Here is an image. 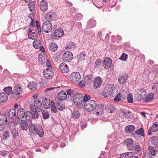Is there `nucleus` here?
Instances as JSON below:
<instances>
[{
    "instance_id": "58",
    "label": "nucleus",
    "mask_w": 158,
    "mask_h": 158,
    "mask_svg": "<svg viewBox=\"0 0 158 158\" xmlns=\"http://www.w3.org/2000/svg\"><path fill=\"white\" fill-rule=\"evenodd\" d=\"M121 93H118L114 98V101L116 102H118L120 101L121 99Z\"/></svg>"
},
{
    "instance_id": "43",
    "label": "nucleus",
    "mask_w": 158,
    "mask_h": 158,
    "mask_svg": "<svg viewBox=\"0 0 158 158\" xmlns=\"http://www.w3.org/2000/svg\"><path fill=\"white\" fill-rule=\"evenodd\" d=\"M132 148L131 150L134 151L137 153H139V152L140 151L141 148L139 145H133L132 146Z\"/></svg>"
},
{
    "instance_id": "40",
    "label": "nucleus",
    "mask_w": 158,
    "mask_h": 158,
    "mask_svg": "<svg viewBox=\"0 0 158 158\" xmlns=\"http://www.w3.org/2000/svg\"><path fill=\"white\" fill-rule=\"evenodd\" d=\"M12 87L10 86L7 87L5 88L3 90L6 93L7 95H10L12 92Z\"/></svg>"
},
{
    "instance_id": "27",
    "label": "nucleus",
    "mask_w": 158,
    "mask_h": 158,
    "mask_svg": "<svg viewBox=\"0 0 158 158\" xmlns=\"http://www.w3.org/2000/svg\"><path fill=\"white\" fill-rule=\"evenodd\" d=\"M106 111L109 113H112L115 110L114 106L111 104H108L105 106Z\"/></svg>"
},
{
    "instance_id": "52",
    "label": "nucleus",
    "mask_w": 158,
    "mask_h": 158,
    "mask_svg": "<svg viewBox=\"0 0 158 158\" xmlns=\"http://www.w3.org/2000/svg\"><path fill=\"white\" fill-rule=\"evenodd\" d=\"M29 9L31 11H32L34 10L35 9V4L34 2H31L30 3L29 2L28 4Z\"/></svg>"
},
{
    "instance_id": "39",
    "label": "nucleus",
    "mask_w": 158,
    "mask_h": 158,
    "mask_svg": "<svg viewBox=\"0 0 158 158\" xmlns=\"http://www.w3.org/2000/svg\"><path fill=\"white\" fill-rule=\"evenodd\" d=\"M154 97L153 94H149L145 98L144 101L146 102H149L154 98Z\"/></svg>"
},
{
    "instance_id": "55",
    "label": "nucleus",
    "mask_w": 158,
    "mask_h": 158,
    "mask_svg": "<svg viewBox=\"0 0 158 158\" xmlns=\"http://www.w3.org/2000/svg\"><path fill=\"white\" fill-rule=\"evenodd\" d=\"M127 101L129 103H132L133 102V96L131 93H129L127 97Z\"/></svg>"
},
{
    "instance_id": "61",
    "label": "nucleus",
    "mask_w": 158,
    "mask_h": 158,
    "mask_svg": "<svg viewBox=\"0 0 158 158\" xmlns=\"http://www.w3.org/2000/svg\"><path fill=\"white\" fill-rule=\"evenodd\" d=\"M11 132L14 138H15L18 135V132L16 130L13 129Z\"/></svg>"
},
{
    "instance_id": "38",
    "label": "nucleus",
    "mask_w": 158,
    "mask_h": 158,
    "mask_svg": "<svg viewBox=\"0 0 158 158\" xmlns=\"http://www.w3.org/2000/svg\"><path fill=\"white\" fill-rule=\"evenodd\" d=\"M96 22L93 19H90L87 22L88 26L89 27H94L96 25Z\"/></svg>"
},
{
    "instance_id": "50",
    "label": "nucleus",
    "mask_w": 158,
    "mask_h": 158,
    "mask_svg": "<svg viewBox=\"0 0 158 158\" xmlns=\"http://www.w3.org/2000/svg\"><path fill=\"white\" fill-rule=\"evenodd\" d=\"M22 55L21 56V60L24 61H27L30 58V56L25 53H22Z\"/></svg>"
},
{
    "instance_id": "26",
    "label": "nucleus",
    "mask_w": 158,
    "mask_h": 158,
    "mask_svg": "<svg viewBox=\"0 0 158 158\" xmlns=\"http://www.w3.org/2000/svg\"><path fill=\"white\" fill-rule=\"evenodd\" d=\"M27 87L31 90L34 91L37 89V84L34 82H30L29 83Z\"/></svg>"
},
{
    "instance_id": "60",
    "label": "nucleus",
    "mask_w": 158,
    "mask_h": 158,
    "mask_svg": "<svg viewBox=\"0 0 158 158\" xmlns=\"http://www.w3.org/2000/svg\"><path fill=\"white\" fill-rule=\"evenodd\" d=\"M98 110L100 111L101 113H103L104 109V107L103 105L101 104L99 105L98 106Z\"/></svg>"
},
{
    "instance_id": "62",
    "label": "nucleus",
    "mask_w": 158,
    "mask_h": 158,
    "mask_svg": "<svg viewBox=\"0 0 158 158\" xmlns=\"http://www.w3.org/2000/svg\"><path fill=\"white\" fill-rule=\"evenodd\" d=\"M123 116L127 118H128L130 116V112L129 111H123L122 112Z\"/></svg>"
},
{
    "instance_id": "25",
    "label": "nucleus",
    "mask_w": 158,
    "mask_h": 158,
    "mask_svg": "<svg viewBox=\"0 0 158 158\" xmlns=\"http://www.w3.org/2000/svg\"><path fill=\"white\" fill-rule=\"evenodd\" d=\"M21 129L23 130H26L27 129L28 126L27 122L24 120H23L20 122Z\"/></svg>"
},
{
    "instance_id": "2",
    "label": "nucleus",
    "mask_w": 158,
    "mask_h": 158,
    "mask_svg": "<svg viewBox=\"0 0 158 158\" xmlns=\"http://www.w3.org/2000/svg\"><path fill=\"white\" fill-rule=\"evenodd\" d=\"M85 110L88 111H93L96 107L97 104L95 101L94 100L88 101L86 103H83Z\"/></svg>"
},
{
    "instance_id": "19",
    "label": "nucleus",
    "mask_w": 158,
    "mask_h": 158,
    "mask_svg": "<svg viewBox=\"0 0 158 158\" xmlns=\"http://www.w3.org/2000/svg\"><path fill=\"white\" fill-rule=\"evenodd\" d=\"M7 123L6 116L4 114H0V125L4 126Z\"/></svg>"
},
{
    "instance_id": "41",
    "label": "nucleus",
    "mask_w": 158,
    "mask_h": 158,
    "mask_svg": "<svg viewBox=\"0 0 158 158\" xmlns=\"http://www.w3.org/2000/svg\"><path fill=\"white\" fill-rule=\"evenodd\" d=\"M151 128L152 131L153 132H156L158 131V123L157 122L154 123Z\"/></svg>"
},
{
    "instance_id": "46",
    "label": "nucleus",
    "mask_w": 158,
    "mask_h": 158,
    "mask_svg": "<svg viewBox=\"0 0 158 158\" xmlns=\"http://www.w3.org/2000/svg\"><path fill=\"white\" fill-rule=\"evenodd\" d=\"M43 75L46 78L48 79L49 77V71L48 69L44 70L43 72Z\"/></svg>"
},
{
    "instance_id": "30",
    "label": "nucleus",
    "mask_w": 158,
    "mask_h": 158,
    "mask_svg": "<svg viewBox=\"0 0 158 158\" xmlns=\"http://www.w3.org/2000/svg\"><path fill=\"white\" fill-rule=\"evenodd\" d=\"M8 99L7 94L4 93H0V102L3 103L6 102Z\"/></svg>"
},
{
    "instance_id": "7",
    "label": "nucleus",
    "mask_w": 158,
    "mask_h": 158,
    "mask_svg": "<svg viewBox=\"0 0 158 158\" xmlns=\"http://www.w3.org/2000/svg\"><path fill=\"white\" fill-rule=\"evenodd\" d=\"M70 78L72 81L75 83H77L80 81L81 76L79 73L74 72L71 74Z\"/></svg>"
},
{
    "instance_id": "10",
    "label": "nucleus",
    "mask_w": 158,
    "mask_h": 158,
    "mask_svg": "<svg viewBox=\"0 0 158 158\" xmlns=\"http://www.w3.org/2000/svg\"><path fill=\"white\" fill-rule=\"evenodd\" d=\"M73 58V55L72 53L69 51L65 52L62 56L63 60L65 62H69Z\"/></svg>"
},
{
    "instance_id": "11",
    "label": "nucleus",
    "mask_w": 158,
    "mask_h": 158,
    "mask_svg": "<svg viewBox=\"0 0 158 158\" xmlns=\"http://www.w3.org/2000/svg\"><path fill=\"white\" fill-rule=\"evenodd\" d=\"M33 45L35 49L40 48V50L43 52H45V49L43 46L41 45L40 41L38 40H35L33 42Z\"/></svg>"
},
{
    "instance_id": "23",
    "label": "nucleus",
    "mask_w": 158,
    "mask_h": 158,
    "mask_svg": "<svg viewBox=\"0 0 158 158\" xmlns=\"http://www.w3.org/2000/svg\"><path fill=\"white\" fill-rule=\"evenodd\" d=\"M40 7L41 10L43 11L47 10L48 9L47 2L44 0L42 1L40 3Z\"/></svg>"
},
{
    "instance_id": "45",
    "label": "nucleus",
    "mask_w": 158,
    "mask_h": 158,
    "mask_svg": "<svg viewBox=\"0 0 158 158\" xmlns=\"http://www.w3.org/2000/svg\"><path fill=\"white\" fill-rule=\"evenodd\" d=\"M50 14V20L55 21L57 18V15L55 12H52Z\"/></svg>"
},
{
    "instance_id": "57",
    "label": "nucleus",
    "mask_w": 158,
    "mask_h": 158,
    "mask_svg": "<svg viewBox=\"0 0 158 158\" xmlns=\"http://www.w3.org/2000/svg\"><path fill=\"white\" fill-rule=\"evenodd\" d=\"M10 136V135L9 132L6 131L3 133V139H8Z\"/></svg>"
},
{
    "instance_id": "63",
    "label": "nucleus",
    "mask_w": 158,
    "mask_h": 158,
    "mask_svg": "<svg viewBox=\"0 0 158 158\" xmlns=\"http://www.w3.org/2000/svg\"><path fill=\"white\" fill-rule=\"evenodd\" d=\"M42 115L43 118L44 119H47L49 116L48 112H47L45 111H43Z\"/></svg>"
},
{
    "instance_id": "24",
    "label": "nucleus",
    "mask_w": 158,
    "mask_h": 158,
    "mask_svg": "<svg viewBox=\"0 0 158 158\" xmlns=\"http://www.w3.org/2000/svg\"><path fill=\"white\" fill-rule=\"evenodd\" d=\"M86 56V54L85 53V52H83L80 53L77 56V59L78 62H80L85 60Z\"/></svg>"
},
{
    "instance_id": "51",
    "label": "nucleus",
    "mask_w": 158,
    "mask_h": 158,
    "mask_svg": "<svg viewBox=\"0 0 158 158\" xmlns=\"http://www.w3.org/2000/svg\"><path fill=\"white\" fill-rule=\"evenodd\" d=\"M135 132L137 135H140L142 136H144V131L142 128H141L139 129L136 131Z\"/></svg>"
},
{
    "instance_id": "54",
    "label": "nucleus",
    "mask_w": 158,
    "mask_h": 158,
    "mask_svg": "<svg viewBox=\"0 0 158 158\" xmlns=\"http://www.w3.org/2000/svg\"><path fill=\"white\" fill-rule=\"evenodd\" d=\"M56 106L59 110H62L65 108V106L60 102L57 104Z\"/></svg>"
},
{
    "instance_id": "5",
    "label": "nucleus",
    "mask_w": 158,
    "mask_h": 158,
    "mask_svg": "<svg viewBox=\"0 0 158 158\" xmlns=\"http://www.w3.org/2000/svg\"><path fill=\"white\" fill-rule=\"evenodd\" d=\"M115 87L113 85H110L108 89L106 88L103 91V94L104 96L108 97L113 95L115 91Z\"/></svg>"
},
{
    "instance_id": "15",
    "label": "nucleus",
    "mask_w": 158,
    "mask_h": 158,
    "mask_svg": "<svg viewBox=\"0 0 158 158\" xmlns=\"http://www.w3.org/2000/svg\"><path fill=\"white\" fill-rule=\"evenodd\" d=\"M112 63L111 59L107 57L103 61V66L104 68L108 69Z\"/></svg>"
},
{
    "instance_id": "36",
    "label": "nucleus",
    "mask_w": 158,
    "mask_h": 158,
    "mask_svg": "<svg viewBox=\"0 0 158 158\" xmlns=\"http://www.w3.org/2000/svg\"><path fill=\"white\" fill-rule=\"evenodd\" d=\"M93 77L91 75L85 76L84 78V82L85 84H90L92 82Z\"/></svg>"
},
{
    "instance_id": "37",
    "label": "nucleus",
    "mask_w": 158,
    "mask_h": 158,
    "mask_svg": "<svg viewBox=\"0 0 158 158\" xmlns=\"http://www.w3.org/2000/svg\"><path fill=\"white\" fill-rule=\"evenodd\" d=\"M60 70L69 71L68 65L64 63H61L59 67Z\"/></svg>"
},
{
    "instance_id": "49",
    "label": "nucleus",
    "mask_w": 158,
    "mask_h": 158,
    "mask_svg": "<svg viewBox=\"0 0 158 158\" xmlns=\"http://www.w3.org/2000/svg\"><path fill=\"white\" fill-rule=\"evenodd\" d=\"M90 97L89 95L87 94H85L84 97L83 96V103H86V102H88V101L91 100H90Z\"/></svg>"
},
{
    "instance_id": "8",
    "label": "nucleus",
    "mask_w": 158,
    "mask_h": 158,
    "mask_svg": "<svg viewBox=\"0 0 158 158\" xmlns=\"http://www.w3.org/2000/svg\"><path fill=\"white\" fill-rule=\"evenodd\" d=\"M64 35L63 30L61 28H58L51 35L52 39H56L62 37Z\"/></svg>"
},
{
    "instance_id": "17",
    "label": "nucleus",
    "mask_w": 158,
    "mask_h": 158,
    "mask_svg": "<svg viewBox=\"0 0 158 158\" xmlns=\"http://www.w3.org/2000/svg\"><path fill=\"white\" fill-rule=\"evenodd\" d=\"M6 114L9 118L13 119L16 115V110L14 109H11L8 111Z\"/></svg>"
},
{
    "instance_id": "53",
    "label": "nucleus",
    "mask_w": 158,
    "mask_h": 158,
    "mask_svg": "<svg viewBox=\"0 0 158 158\" xmlns=\"http://www.w3.org/2000/svg\"><path fill=\"white\" fill-rule=\"evenodd\" d=\"M148 148L150 152H151L150 154L151 155H152L153 156L155 155L156 152V151L155 149V148L152 146H149Z\"/></svg>"
},
{
    "instance_id": "12",
    "label": "nucleus",
    "mask_w": 158,
    "mask_h": 158,
    "mask_svg": "<svg viewBox=\"0 0 158 158\" xmlns=\"http://www.w3.org/2000/svg\"><path fill=\"white\" fill-rule=\"evenodd\" d=\"M102 82V78L99 77H95L93 83V86L96 88H99Z\"/></svg>"
},
{
    "instance_id": "4",
    "label": "nucleus",
    "mask_w": 158,
    "mask_h": 158,
    "mask_svg": "<svg viewBox=\"0 0 158 158\" xmlns=\"http://www.w3.org/2000/svg\"><path fill=\"white\" fill-rule=\"evenodd\" d=\"M45 18L47 20L45 21L43 24L42 30L44 32L48 33L49 31V14L47 13L45 15Z\"/></svg>"
},
{
    "instance_id": "48",
    "label": "nucleus",
    "mask_w": 158,
    "mask_h": 158,
    "mask_svg": "<svg viewBox=\"0 0 158 158\" xmlns=\"http://www.w3.org/2000/svg\"><path fill=\"white\" fill-rule=\"evenodd\" d=\"M51 111L54 113H56L57 111V109L55 106L54 102L53 100L51 101Z\"/></svg>"
},
{
    "instance_id": "9",
    "label": "nucleus",
    "mask_w": 158,
    "mask_h": 158,
    "mask_svg": "<svg viewBox=\"0 0 158 158\" xmlns=\"http://www.w3.org/2000/svg\"><path fill=\"white\" fill-rule=\"evenodd\" d=\"M38 59L39 63L42 64H44L47 61V67L49 68V61L48 59L47 60L46 56L44 54L41 53L38 54Z\"/></svg>"
},
{
    "instance_id": "33",
    "label": "nucleus",
    "mask_w": 158,
    "mask_h": 158,
    "mask_svg": "<svg viewBox=\"0 0 158 158\" xmlns=\"http://www.w3.org/2000/svg\"><path fill=\"white\" fill-rule=\"evenodd\" d=\"M135 127L133 125H129L127 126L125 129V132L128 133L132 132L135 130Z\"/></svg>"
},
{
    "instance_id": "22",
    "label": "nucleus",
    "mask_w": 158,
    "mask_h": 158,
    "mask_svg": "<svg viewBox=\"0 0 158 158\" xmlns=\"http://www.w3.org/2000/svg\"><path fill=\"white\" fill-rule=\"evenodd\" d=\"M57 97L59 100H64L67 98L66 94L64 91H61L58 93Z\"/></svg>"
},
{
    "instance_id": "56",
    "label": "nucleus",
    "mask_w": 158,
    "mask_h": 158,
    "mask_svg": "<svg viewBox=\"0 0 158 158\" xmlns=\"http://www.w3.org/2000/svg\"><path fill=\"white\" fill-rule=\"evenodd\" d=\"M66 92L68 95L71 96L75 94V91L74 89H68L67 90Z\"/></svg>"
},
{
    "instance_id": "6",
    "label": "nucleus",
    "mask_w": 158,
    "mask_h": 158,
    "mask_svg": "<svg viewBox=\"0 0 158 158\" xmlns=\"http://www.w3.org/2000/svg\"><path fill=\"white\" fill-rule=\"evenodd\" d=\"M83 95L77 93L73 97V102L75 105H80L83 102Z\"/></svg>"
},
{
    "instance_id": "1",
    "label": "nucleus",
    "mask_w": 158,
    "mask_h": 158,
    "mask_svg": "<svg viewBox=\"0 0 158 158\" xmlns=\"http://www.w3.org/2000/svg\"><path fill=\"white\" fill-rule=\"evenodd\" d=\"M146 90L140 88L137 89L135 92V99L138 101H141L143 100L147 94Z\"/></svg>"
},
{
    "instance_id": "35",
    "label": "nucleus",
    "mask_w": 158,
    "mask_h": 158,
    "mask_svg": "<svg viewBox=\"0 0 158 158\" xmlns=\"http://www.w3.org/2000/svg\"><path fill=\"white\" fill-rule=\"evenodd\" d=\"M36 134H38L41 137L44 136V131L41 127L39 125L37 126V129Z\"/></svg>"
},
{
    "instance_id": "28",
    "label": "nucleus",
    "mask_w": 158,
    "mask_h": 158,
    "mask_svg": "<svg viewBox=\"0 0 158 158\" xmlns=\"http://www.w3.org/2000/svg\"><path fill=\"white\" fill-rule=\"evenodd\" d=\"M28 127L31 134H36L37 127H35L33 124H31L29 125Z\"/></svg>"
},
{
    "instance_id": "29",
    "label": "nucleus",
    "mask_w": 158,
    "mask_h": 158,
    "mask_svg": "<svg viewBox=\"0 0 158 158\" xmlns=\"http://www.w3.org/2000/svg\"><path fill=\"white\" fill-rule=\"evenodd\" d=\"M42 103L44 107L46 109L49 108V100H48L47 97L43 98Z\"/></svg>"
},
{
    "instance_id": "44",
    "label": "nucleus",
    "mask_w": 158,
    "mask_h": 158,
    "mask_svg": "<svg viewBox=\"0 0 158 158\" xmlns=\"http://www.w3.org/2000/svg\"><path fill=\"white\" fill-rule=\"evenodd\" d=\"M37 34L35 32L29 33L28 35V38L31 39L33 40L35 38H37Z\"/></svg>"
},
{
    "instance_id": "42",
    "label": "nucleus",
    "mask_w": 158,
    "mask_h": 158,
    "mask_svg": "<svg viewBox=\"0 0 158 158\" xmlns=\"http://www.w3.org/2000/svg\"><path fill=\"white\" fill-rule=\"evenodd\" d=\"M58 46L57 44L54 43H52L50 44V50L55 52L57 50Z\"/></svg>"
},
{
    "instance_id": "3",
    "label": "nucleus",
    "mask_w": 158,
    "mask_h": 158,
    "mask_svg": "<svg viewBox=\"0 0 158 158\" xmlns=\"http://www.w3.org/2000/svg\"><path fill=\"white\" fill-rule=\"evenodd\" d=\"M34 104H31L30 106V110L31 112L30 111H28L26 112V115L27 116V114H28L29 117H31L32 118H38L39 116V114L37 112V111L35 109Z\"/></svg>"
},
{
    "instance_id": "31",
    "label": "nucleus",
    "mask_w": 158,
    "mask_h": 158,
    "mask_svg": "<svg viewBox=\"0 0 158 158\" xmlns=\"http://www.w3.org/2000/svg\"><path fill=\"white\" fill-rule=\"evenodd\" d=\"M133 156V153L132 152H126L121 154L120 158H130Z\"/></svg>"
},
{
    "instance_id": "18",
    "label": "nucleus",
    "mask_w": 158,
    "mask_h": 158,
    "mask_svg": "<svg viewBox=\"0 0 158 158\" xmlns=\"http://www.w3.org/2000/svg\"><path fill=\"white\" fill-rule=\"evenodd\" d=\"M128 78V75L127 74H123L120 75L118 78V82L121 84H123Z\"/></svg>"
},
{
    "instance_id": "64",
    "label": "nucleus",
    "mask_w": 158,
    "mask_h": 158,
    "mask_svg": "<svg viewBox=\"0 0 158 158\" xmlns=\"http://www.w3.org/2000/svg\"><path fill=\"white\" fill-rule=\"evenodd\" d=\"M101 61L99 59H98L96 60L95 62L94 65L95 67H98L101 64Z\"/></svg>"
},
{
    "instance_id": "47",
    "label": "nucleus",
    "mask_w": 158,
    "mask_h": 158,
    "mask_svg": "<svg viewBox=\"0 0 158 158\" xmlns=\"http://www.w3.org/2000/svg\"><path fill=\"white\" fill-rule=\"evenodd\" d=\"M80 116V113L77 111H74L72 114V116L74 118L76 119L79 118Z\"/></svg>"
},
{
    "instance_id": "32",
    "label": "nucleus",
    "mask_w": 158,
    "mask_h": 158,
    "mask_svg": "<svg viewBox=\"0 0 158 158\" xmlns=\"http://www.w3.org/2000/svg\"><path fill=\"white\" fill-rule=\"evenodd\" d=\"M15 94L18 95L21 94L22 92V89L19 85H17L14 87Z\"/></svg>"
},
{
    "instance_id": "14",
    "label": "nucleus",
    "mask_w": 158,
    "mask_h": 158,
    "mask_svg": "<svg viewBox=\"0 0 158 158\" xmlns=\"http://www.w3.org/2000/svg\"><path fill=\"white\" fill-rule=\"evenodd\" d=\"M16 114L19 120L20 118H23L25 115L26 116V118H27V117H29L28 114H27V116H26V113H25L24 109L22 108H20L19 109L16 113Z\"/></svg>"
},
{
    "instance_id": "13",
    "label": "nucleus",
    "mask_w": 158,
    "mask_h": 158,
    "mask_svg": "<svg viewBox=\"0 0 158 158\" xmlns=\"http://www.w3.org/2000/svg\"><path fill=\"white\" fill-rule=\"evenodd\" d=\"M34 104L36 111L40 112L42 110V104L41 101L39 99H36L35 100H34Z\"/></svg>"
},
{
    "instance_id": "20",
    "label": "nucleus",
    "mask_w": 158,
    "mask_h": 158,
    "mask_svg": "<svg viewBox=\"0 0 158 158\" xmlns=\"http://www.w3.org/2000/svg\"><path fill=\"white\" fill-rule=\"evenodd\" d=\"M76 48V44L74 42L71 41L68 43L65 46V49L67 50H72Z\"/></svg>"
},
{
    "instance_id": "59",
    "label": "nucleus",
    "mask_w": 158,
    "mask_h": 158,
    "mask_svg": "<svg viewBox=\"0 0 158 158\" xmlns=\"http://www.w3.org/2000/svg\"><path fill=\"white\" fill-rule=\"evenodd\" d=\"M127 54L123 53L119 59L123 61H126L127 60Z\"/></svg>"
},
{
    "instance_id": "21",
    "label": "nucleus",
    "mask_w": 158,
    "mask_h": 158,
    "mask_svg": "<svg viewBox=\"0 0 158 158\" xmlns=\"http://www.w3.org/2000/svg\"><path fill=\"white\" fill-rule=\"evenodd\" d=\"M149 142L153 145L156 147L158 146V138L156 136H153L150 138Z\"/></svg>"
},
{
    "instance_id": "34",
    "label": "nucleus",
    "mask_w": 158,
    "mask_h": 158,
    "mask_svg": "<svg viewBox=\"0 0 158 158\" xmlns=\"http://www.w3.org/2000/svg\"><path fill=\"white\" fill-rule=\"evenodd\" d=\"M152 87L151 89L152 92L155 94H158V83H153L152 84Z\"/></svg>"
},
{
    "instance_id": "16",
    "label": "nucleus",
    "mask_w": 158,
    "mask_h": 158,
    "mask_svg": "<svg viewBox=\"0 0 158 158\" xmlns=\"http://www.w3.org/2000/svg\"><path fill=\"white\" fill-rule=\"evenodd\" d=\"M133 141L131 138H128L124 140V144L127 146L129 150H131L133 148Z\"/></svg>"
}]
</instances>
